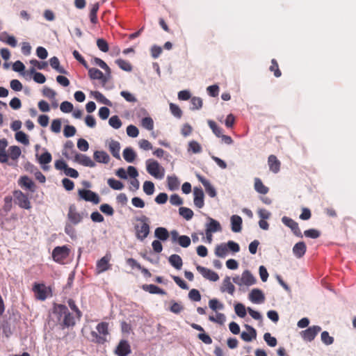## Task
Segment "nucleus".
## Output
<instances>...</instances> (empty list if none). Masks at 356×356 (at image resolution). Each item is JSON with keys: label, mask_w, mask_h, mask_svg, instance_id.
<instances>
[{"label": "nucleus", "mask_w": 356, "mask_h": 356, "mask_svg": "<svg viewBox=\"0 0 356 356\" xmlns=\"http://www.w3.org/2000/svg\"><path fill=\"white\" fill-rule=\"evenodd\" d=\"M235 291V286L230 281L229 277H226L222 282V286H221V291L225 292L227 291L231 295H233Z\"/></svg>", "instance_id": "32"}, {"label": "nucleus", "mask_w": 356, "mask_h": 356, "mask_svg": "<svg viewBox=\"0 0 356 356\" xmlns=\"http://www.w3.org/2000/svg\"><path fill=\"white\" fill-rule=\"evenodd\" d=\"M254 187L257 193L263 195L268 193L269 191L268 188L263 184L262 181L259 178L257 177L254 178Z\"/></svg>", "instance_id": "33"}, {"label": "nucleus", "mask_w": 356, "mask_h": 356, "mask_svg": "<svg viewBox=\"0 0 356 356\" xmlns=\"http://www.w3.org/2000/svg\"><path fill=\"white\" fill-rule=\"evenodd\" d=\"M154 236L159 241H165L169 238L170 234L166 228L159 227L155 229Z\"/></svg>", "instance_id": "29"}, {"label": "nucleus", "mask_w": 356, "mask_h": 356, "mask_svg": "<svg viewBox=\"0 0 356 356\" xmlns=\"http://www.w3.org/2000/svg\"><path fill=\"white\" fill-rule=\"evenodd\" d=\"M109 151L113 157L117 159H120V143L115 140H111L109 143Z\"/></svg>", "instance_id": "27"}, {"label": "nucleus", "mask_w": 356, "mask_h": 356, "mask_svg": "<svg viewBox=\"0 0 356 356\" xmlns=\"http://www.w3.org/2000/svg\"><path fill=\"white\" fill-rule=\"evenodd\" d=\"M93 157L98 163L106 164L110 161L109 155L104 151H95L94 152Z\"/></svg>", "instance_id": "25"}, {"label": "nucleus", "mask_w": 356, "mask_h": 356, "mask_svg": "<svg viewBox=\"0 0 356 356\" xmlns=\"http://www.w3.org/2000/svg\"><path fill=\"white\" fill-rule=\"evenodd\" d=\"M232 230L234 232H239L241 230L242 218L237 215L231 217Z\"/></svg>", "instance_id": "31"}, {"label": "nucleus", "mask_w": 356, "mask_h": 356, "mask_svg": "<svg viewBox=\"0 0 356 356\" xmlns=\"http://www.w3.org/2000/svg\"><path fill=\"white\" fill-rule=\"evenodd\" d=\"M141 124L142 126L147 130H152L154 128V122L149 117L143 118Z\"/></svg>", "instance_id": "61"}, {"label": "nucleus", "mask_w": 356, "mask_h": 356, "mask_svg": "<svg viewBox=\"0 0 356 356\" xmlns=\"http://www.w3.org/2000/svg\"><path fill=\"white\" fill-rule=\"evenodd\" d=\"M127 134L129 136L136 138L138 136L139 131L134 125H129L127 127Z\"/></svg>", "instance_id": "64"}, {"label": "nucleus", "mask_w": 356, "mask_h": 356, "mask_svg": "<svg viewBox=\"0 0 356 356\" xmlns=\"http://www.w3.org/2000/svg\"><path fill=\"white\" fill-rule=\"evenodd\" d=\"M108 124L111 127L115 129H118L122 127V121L118 115H113L110 118Z\"/></svg>", "instance_id": "46"}, {"label": "nucleus", "mask_w": 356, "mask_h": 356, "mask_svg": "<svg viewBox=\"0 0 356 356\" xmlns=\"http://www.w3.org/2000/svg\"><path fill=\"white\" fill-rule=\"evenodd\" d=\"M245 327L248 330V332H243L241 334V339L247 342L251 341L252 339H256V330L249 325H245Z\"/></svg>", "instance_id": "22"}, {"label": "nucleus", "mask_w": 356, "mask_h": 356, "mask_svg": "<svg viewBox=\"0 0 356 356\" xmlns=\"http://www.w3.org/2000/svg\"><path fill=\"white\" fill-rule=\"evenodd\" d=\"M67 218L74 225H76L81 222L83 216L78 213L74 205H70L67 213Z\"/></svg>", "instance_id": "16"}, {"label": "nucleus", "mask_w": 356, "mask_h": 356, "mask_svg": "<svg viewBox=\"0 0 356 356\" xmlns=\"http://www.w3.org/2000/svg\"><path fill=\"white\" fill-rule=\"evenodd\" d=\"M116 64L118 67L124 71L131 72L132 70V66L131 63L123 59H118L115 60Z\"/></svg>", "instance_id": "39"}, {"label": "nucleus", "mask_w": 356, "mask_h": 356, "mask_svg": "<svg viewBox=\"0 0 356 356\" xmlns=\"http://www.w3.org/2000/svg\"><path fill=\"white\" fill-rule=\"evenodd\" d=\"M249 299L253 303H261L265 300L263 292L258 289H254L249 294Z\"/></svg>", "instance_id": "19"}, {"label": "nucleus", "mask_w": 356, "mask_h": 356, "mask_svg": "<svg viewBox=\"0 0 356 356\" xmlns=\"http://www.w3.org/2000/svg\"><path fill=\"white\" fill-rule=\"evenodd\" d=\"M96 329L99 334L95 331L90 332L91 341L103 344L106 341V337L109 334L108 332V323L106 322H102L97 324Z\"/></svg>", "instance_id": "2"}, {"label": "nucleus", "mask_w": 356, "mask_h": 356, "mask_svg": "<svg viewBox=\"0 0 356 356\" xmlns=\"http://www.w3.org/2000/svg\"><path fill=\"white\" fill-rule=\"evenodd\" d=\"M146 168L147 172L156 179H161L163 178L165 170L159 165L158 161L153 159L147 160Z\"/></svg>", "instance_id": "5"}, {"label": "nucleus", "mask_w": 356, "mask_h": 356, "mask_svg": "<svg viewBox=\"0 0 356 356\" xmlns=\"http://www.w3.org/2000/svg\"><path fill=\"white\" fill-rule=\"evenodd\" d=\"M191 103L192 105V110H198L202 107V99L198 97H193L191 99Z\"/></svg>", "instance_id": "51"}, {"label": "nucleus", "mask_w": 356, "mask_h": 356, "mask_svg": "<svg viewBox=\"0 0 356 356\" xmlns=\"http://www.w3.org/2000/svg\"><path fill=\"white\" fill-rule=\"evenodd\" d=\"M52 156L51 154L49 152H45L42 153L39 159V163L42 165V169L43 170H48L49 167L47 165H45L46 164L49 163L51 161Z\"/></svg>", "instance_id": "26"}, {"label": "nucleus", "mask_w": 356, "mask_h": 356, "mask_svg": "<svg viewBox=\"0 0 356 356\" xmlns=\"http://www.w3.org/2000/svg\"><path fill=\"white\" fill-rule=\"evenodd\" d=\"M209 320L211 322L222 325L225 322L226 318L224 314L217 313L216 316H209Z\"/></svg>", "instance_id": "47"}, {"label": "nucleus", "mask_w": 356, "mask_h": 356, "mask_svg": "<svg viewBox=\"0 0 356 356\" xmlns=\"http://www.w3.org/2000/svg\"><path fill=\"white\" fill-rule=\"evenodd\" d=\"M92 95L97 101L108 106L111 105V102L106 99L102 92L99 91H95L92 92Z\"/></svg>", "instance_id": "48"}, {"label": "nucleus", "mask_w": 356, "mask_h": 356, "mask_svg": "<svg viewBox=\"0 0 356 356\" xmlns=\"http://www.w3.org/2000/svg\"><path fill=\"white\" fill-rule=\"evenodd\" d=\"M76 134V129L71 125H66L64 127L63 134L66 138L72 137Z\"/></svg>", "instance_id": "63"}, {"label": "nucleus", "mask_w": 356, "mask_h": 356, "mask_svg": "<svg viewBox=\"0 0 356 356\" xmlns=\"http://www.w3.org/2000/svg\"><path fill=\"white\" fill-rule=\"evenodd\" d=\"M207 220L208 222L205 225V231L211 233H215L222 230L221 225L218 221L211 217H207Z\"/></svg>", "instance_id": "17"}, {"label": "nucleus", "mask_w": 356, "mask_h": 356, "mask_svg": "<svg viewBox=\"0 0 356 356\" xmlns=\"http://www.w3.org/2000/svg\"><path fill=\"white\" fill-rule=\"evenodd\" d=\"M236 314L241 318H244L246 316V309L241 303H237L234 307Z\"/></svg>", "instance_id": "55"}, {"label": "nucleus", "mask_w": 356, "mask_h": 356, "mask_svg": "<svg viewBox=\"0 0 356 356\" xmlns=\"http://www.w3.org/2000/svg\"><path fill=\"white\" fill-rule=\"evenodd\" d=\"M143 289L152 294H165V292L154 284H147L143 286Z\"/></svg>", "instance_id": "37"}, {"label": "nucleus", "mask_w": 356, "mask_h": 356, "mask_svg": "<svg viewBox=\"0 0 356 356\" xmlns=\"http://www.w3.org/2000/svg\"><path fill=\"white\" fill-rule=\"evenodd\" d=\"M180 216L184 218L186 220H189L193 216V211L187 207H180L179 209Z\"/></svg>", "instance_id": "42"}, {"label": "nucleus", "mask_w": 356, "mask_h": 356, "mask_svg": "<svg viewBox=\"0 0 356 356\" xmlns=\"http://www.w3.org/2000/svg\"><path fill=\"white\" fill-rule=\"evenodd\" d=\"M209 307L213 311H216L218 309H222L224 307L223 304L220 303L217 299H211L209 302Z\"/></svg>", "instance_id": "57"}, {"label": "nucleus", "mask_w": 356, "mask_h": 356, "mask_svg": "<svg viewBox=\"0 0 356 356\" xmlns=\"http://www.w3.org/2000/svg\"><path fill=\"white\" fill-rule=\"evenodd\" d=\"M75 161L83 166L90 168H94L95 166V163L89 156L84 154H76Z\"/></svg>", "instance_id": "21"}, {"label": "nucleus", "mask_w": 356, "mask_h": 356, "mask_svg": "<svg viewBox=\"0 0 356 356\" xmlns=\"http://www.w3.org/2000/svg\"><path fill=\"white\" fill-rule=\"evenodd\" d=\"M321 330V327L320 326L313 325L302 331L300 334L304 340L312 341Z\"/></svg>", "instance_id": "9"}, {"label": "nucleus", "mask_w": 356, "mask_h": 356, "mask_svg": "<svg viewBox=\"0 0 356 356\" xmlns=\"http://www.w3.org/2000/svg\"><path fill=\"white\" fill-rule=\"evenodd\" d=\"M196 177L198 179V180L204 186L207 194L211 197H216V191L215 188L211 184L209 181L207 180L206 178H204L203 176L200 175V174H197Z\"/></svg>", "instance_id": "14"}, {"label": "nucleus", "mask_w": 356, "mask_h": 356, "mask_svg": "<svg viewBox=\"0 0 356 356\" xmlns=\"http://www.w3.org/2000/svg\"><path fill=\"white\" fill-rule=\"evenodd\" d=\"M111 259L110 254H106L101 259L98 260L96 265V270L98 274L102 273L111 268L109 261Z\"/></svg>", "instance_id": "10"}, {"label": "nucleus", "mask_w": 356, "mask_h": 356, "mask_svg": "<svg viewBox=\"0 0 356 356\" xmlns=\"http://www.w3.org/2000/svg\"><path fill=\"white\" fill-rule=\"evenodd\" d=\"M243 285L251 286L255 284L256 279L249 270H245L241 275Z\"/></svg>", "instance_id": "28"}, {"label": "nucleus", "mask_w": 356, "mask_h": 356, "mask_svg": "<svg viewBox=\"0 0 356 356\" xmlns=\"http://www.w3.org/2000/svg\"><path fill=\"white\" fill-rule=\"evenodd\" d=\"M191 238L186 235L180 236L178 238L179 244L183 248H188L191 245Z\"/></svg>", "instance_id": "62"}, {"label": "nucleus", "mask_w": 356, "mask_h": 356, "mask_svg": "<svg viewBox=\"0 0 356 356\" xmlns=\"http://www.w3.org/2000/svg\"><path fill=\"white\" fill-rule=\"evenodd\" d=\"M13 196L15 203L17 204L20 208L25 209H30L31 208V204L28 195L21 191H15L13 192Z\"/></svg>", "instance_id": "6"}, {"label": "nucleus", "mask_w": 356, "mask_h": 356, "mask_svg": "<svg viewBox=\"0 0 356 356\" xmlns=\"http://www.w3.org/2000/svg\"><path fill=\"white\" fill-rule=\"evenodd\" d=\"M228 247L227 243H221L218 245L215 248V254L218 257H225L228 254Z\"/></svg>", "instance_id": "34"}, {"label": "nucleus", "mask_w": 356, "mask_h": 356, "mask_svg": "<svg viewBox=\"0 0 356 356\" xmlns=\"http://www.w3.org/2000/svg\"><path fill=\"white\" fill-rule=\"evenodd\" d=\"M108 185L113 190H122L124 188V184L118 180L113 178H109L107 181Z\"/></svg>", "instance_id": "43"}, {"label": "nucleus", "mask_w": 356, "mask_h": 356, "mask_svg": "<svg viewBox=\"0 0 356 356\" xmlns=\"http://www.w3.org/2000/svg\"><path fill=\"white\" fill-rule=\"evenodd\" d=\"M15 139L24 144V145H28L29 144V140L28 138V136L24 133L23 131H17L16 134H15Z\"/></svg>", "instance_id": "45"}, {"label": "nucleus", "mask_w": 356, "mask_h": 356, "mask_svg": "<svg viewBox=\"0 0 356 356\" xmlns=\"http://www.w3.org/2000/svg\"><path fill=\"white\" fill-rule=\"evenodd\" d=\"M135 152L130 147H127L123 151V157L128 163H132L136 159Z\"/></svg>", "instance_id": "36"}, {"label": "nucleus", "mask_w": 356, "mask_h": 356, "mask_svg": "<svg viewBox=\"0 0 356 356\" xmlns=\"http://www.w3.org/2000/svg\"><path fill=\"white\" fill-rule=\"evenodd\" d=\"M193 195H194V204L197 208H202L204 205V192L201 188L195 187L193 189Z\"/></svg>", "instance_id": "15"}, {"label": "nucleus", "mask_w": 356, "mask_h": 356, "mask_svg": "<svg viewBox=\"0 0 356 356\" xmlns=\"http://www.w3.org/2000/svg\"><path fill=\"white\" fill-rule=\"evenodd\" d=\"M21 154V149L18 146L13 145L8 149V156L13 161H17Z\"/></svg>", "instance_id": "35"}, {"label": "nucleus", "mask_w": 356, "mask_h": 356, "mask_svg": "<svg viewBox=\"0 0 356 356\" xmlns=\"http://www.w3.org/2000/svg\"><path fill=\"white\" fill-rule=\"evenodd\" d=\"M4 35L6 37V39L1 38V41L6 42L9 44L12 47H15L17 44V40L13 35H9L7 33L4 32Z\"/></svg>", "instance_id": "54"}, {"label": "nucleus", "mask_w": 356, "mask_h": 356, "mask_svg": "<svg viewBox=\"0 0 356 356\" xmlns=\"http://www.w3.org/2000/svg\"><path fill=\"white\" fill-rule=\"evenodd\" d=\"M196 268L197 271L207 280L212 282H216L219 280L218 275L209 268L201 266H197Z\"/></svg>", "instance_id": "11"}, {"label": "nucleus", "mask_w": 356, "mask_h": 356, "mask_svg": "<svg viewBox=\"0 0 356 356\" xmlns=\"http://www.w3.org/2000/svg\"><path fill=\"white\" fill-rule=\"evenodd\" d=\"M78 193L81 198L86 201L91 202L95 204H97L100 202L99 195L90 190L80 189Z\"/></svg>", "instance_id": "8"}, {"label": "nucleus", "mask_w": 356, "mask_h": 356, "mask_svg": "<svg viewBox=\"0 0 356 356\" xmlns=\"http://www.w3.org/2000/svg\"><path fill=\"white\" fill-rule=\"evenodd\" d=\"M97 46L103 52H107L109 49L108 42L102 38L97 39Z\"/></svg>", "instance_id": "60"}, {"label": "nucleus", "mask_w": 356, "mask_h": 356, "mask_svg": "<svg viewBox=\"0 0 356 356\" xmlns=\"http://www.w3.org/2000/svg\"><path fill=\"white\" fill-rule=\"evenodd\" d=\"M155 187L153 182L145 181L143 184V191L147 195H151L154 193Z\"/></svg>", "instance_id": "44"}, {"label": "nucleus", "mask_w": 356, "mask_h": 356, "mask_svg": "<svg viewBox=\"0 0 356 356\" xmlns=\"http://www.w3.org/2000/svg\"><path fill=\"white\" fill-rule=\"evenodd\" d=\"M208 124L213 134L218 138L222 134V129L214 121L209 120Z\"/></svg>", "instance_id": "41"}, {"label": "nucleus", "mask_w": 356, "mask_h": 356, "mask_svg": "<svg viewBox=\"0 0 356 356\" xmlns=\"http://www.w3.org/2000/svg\"><path fill=\"white\" fill-rule=\"evenodd\" d=\"M32 291L35 298L40 301H44L47 298L52 296L51 286H47L44 283L34 282Z\"/></svg>", "instance_id": "3"}, {"label": "nucleus", "mask_w": 356, "mask_h": 356, "mask_svg": "<svg viewBox=\"0 0 356 356\" xmlns=\"http://www.w3.org/2000/svg\"><path fill=\"white\" fill-rule=\"evenodd\" d=\"M60 109L63 113H70L73 110V104L67 101L63 102L60 104Z\"/></svg>", "instance_id": "59"}, {"label": "nucleus", "mask_w": 356, "mask_h": 356, "mask_svg": "<svg viewBox=\"0 0 356 356\" xmlns=\"http://www.w3.org/2000/svg\"><path fill=\"white\" fill-rule=\"evenodd\" d=\"M170 110L172 114L175 117H176L177 118H181L182 111H181V108L179 107V106H177V104L170 103Z\"/></svg>", "instance_id": "52"}, {"label": "nucleus", "mask_w": 356, "mask_h": 356, "mask_svg": "<svg viewBox=\"0 0 356 356\" xmlns=\"http://www.w3.org/2000/svg\"><path fill=\"white\" fill-rule=\"evenodd\" d=\"M269 169L274 173L280 171L281 163L275 155H270L268 159Z\"/></svg>", "instance_id": "23"}, {"label": "nucleus", "mask_w": 356, "mask_h": 356, "mask_svg": "<svg viewBox=\"0 0 356 356\" xmlns=\"http://www.w3.org/2000/svg\"><path fill=\"white\" fill-rule=\"evenodd\" d=\"M52 313L63 329L75 325L76 317L69 312L68 308L65 305L54 304Z\"/></svg>", "instance_id": "1"}, {"label": "nucleus", "mask_w": 356, "mask_h": 356, "mask_svg": "<svg viewBox=\"0 0 356 356\" xmlns=\"http://www.w3.org/2000/svg\"><path fill=\"white\" fill-rule=\"evenodd\" d=\"M100 211L107 216H113L114 214V209L108 204H102L99 207Z\"/></svg>", "instance_id": "56"}, {"label": "nucleus", "mask_w": 356, "mask_h": 356, "mask_svg": "<svg viewBox=\"0 0 356 356\" xmlns=\"http://www.w3.org/2000/svg\"><path fill=\"white\" fill-rule=\"evenodd\" d=\"M168 187L170 191H175L179 188V181L176 177H168Z\"/></svg>", "instance_id": "38"}, {"label": "nucleus", "mask_w": 356, "mask_h": 356, "mask_svg": "<svg viewBox=\"0 0 356 356\" xmlns=\"http://www.w3.org/2000/svg\"><path fill=\"white\" fill-rule=\"evenodd\" d=\"M70 254V249L66 246H57L52 251L53 259L57 263H63Z\"/></svg>", "instance_id": "7"}, {"label": "nucleus", "mask_w": 356, "mask_h": 356, "mask_svg": "<svg viewBox=\"0 0 356 356\" xmlns=\"http://www.w3.org/2000/svg\"><path fill=\"white\" fill-rule=\"evenodd\" d=\"M269 70L270 72H273L275 77L281 76L282 72L279 68L278 63L275 58L271 60V65L269 67Z\"/></svg>", "instance_id": "50"}, {"label": "nucleus", "mask_w": 356, "mask_h": 356, "mask_svg": "<svg viewBox=\"0 0 356 356\" xmlns=\"http://www.w3.org/2000/svg\"><path fill=\"white\" fill-rule=\"evenodd\" d=\"M168 261L175 268L180 270L183 265L182 259L178 254H174L169 257Z\"/></svg>", "instance_id": "30"}, {"label": "nucleus", "mask_w": 356, "mask_h": 356, "mask_svg": "<svg viewBox=\"0 0 356 356\" xmlns=\"http://www.w3.org/2000/svg\"><path fill=\"white\" fill-rule=\"evenodd\" d=\"M88 75L91 79L100 80L104 83L108 81L107 76H104L103 72L97 68H90L88 70Z\"/></svg>", "instance_id": "18"}, {"label": "nucleus", "mask_w": 356, "mask_h": 356, "mask_svg": "<svg viewBox=\"0 0 356 356\" xmlns=\"http://www.w3.org/2000/svg\"><path fill=\"white\" fill-rule=\"evenodd\" d=\"M282 222L287 227H290L292 230L293 233L298 236V237H302V232L299 228L298 222L294 221L293 219L288 218L286 216H284L282 219Z\"/></svg>", "instance_id": "13"}, {"label": "nucleus", "mask_w": 356, "mask_h": 356, "mask_svg": "<svg viewBox=\"0 0 356 356\" xmlns=\"http://www.w3.org/2000/svg\"><path fill=\"white\" fill-rule=\"evenodd\" d=\"M264 339L266 343L270 347H275L277 343L276 338L272 337L271 334L268 332L264 334Z\"/></svg>", "instance_id": "53"}, {"label": "nucleus", "mask_w": 356, "mask_h": 356, "mask_svg": "<svg viewBox=\"0 0 356 356\" xmlns=\"http://www.w3.org/2000/svg\"><path fill=\"white\" fill-rule=\"evenodd\" d=\"M307 250L306 245L304 242H298L293 248V252L297 258H301L305 254Z\"/></svg>", "instance_id": "24"}, {"label": "nucleus", "mask_w": 356, "mask_h": 356, "mask_svg": "<svg viewBox=\"0 0 356 356\" xmlns=\"http://www.w3.org/2000/svg\"><path fill=\"white\" fill-rule=\"evenodd\" d=\"M19 185L31 192H34L35 189V183L27 176H22L20 177L19 180Z\"/></svg>", "instance_id": "20"}, {"label": "nucleus", "mask_w": 356, "mask_h": 356, "mask_svg": "<svg viewBox=\"0 0 356 356\" xmlns=\"http://www.w3.org/2000/svg\"><path fill=\"white\" fill-rule=\"evenodd\" d=\"M131 346L129 342L126 340H121L115 350V353L118 356H127L131 353Z\"/></svg>", "instance_id": "12"}, {"label": "nucleus", "mask_w": 356, "mask_h": 356, "mask_svg": "<svg viewBox=\"0 0 356 356\" xmlns=\"http://www.w3.org/2000/svg\"><path fill=\"white\" fill-rule=\"evenodd\" d=\"M67 304L72 312L75 313L76 318L80 319L82 316V312L80 311L79 307L76 306L75 301L73 299H69Z\"/></svg>", "instance_id": "40"}, {"label": "nucleus", "mask_w": 356, "mask_h": 356, "mask_svg": "<svg viewBox=\"0 0 356 356\" xmlns=\"http://www.w3.org/2000/svg\"><path fill=\"white\" fill-rule=\"evenodd\" d=\"M304 235L307 238H317L320 236L321 233L315 229H309L304 232Z\"/></svg>", "instance_id": "58"}, {"label": "nucleus", "mask_w": 356, "mask_h": 356, "mask_svg": "<svg viewBox=\"0 0 356 356\" xmlns=\"http://www.w3.org/2000/svg\"><path fill=\"white\" fill-rule=\"evenodd\" d=\"M138 221L142 222L141 225H136L134 228L136 230V236L140 241H144L149 234V225L148 224V218L145 216L137 219Z\"/></svg>", "instance_id": "4"}, {"label": "nucleus", "mask_w": 356, "mask_h": 356, "mask_svg": "<svg viewBox=\"0 0 356 356\" xmlns=\"http://www.w3.org/2000/svg\"><path fill=\"white\" fill-rule=\"evenodd\" d=\"M188 150L192 152L194 154H197L200 153L202 149L199 143L195 140H192L188 143Z\"/></svg>", "instance_id": "49"}]
</instances>
